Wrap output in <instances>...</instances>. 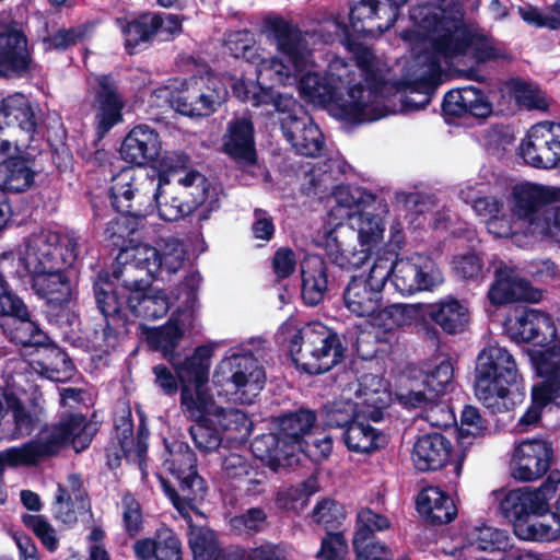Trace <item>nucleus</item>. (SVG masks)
Masks as SVG:
<instances>
[{"mask_svg":"<svg viewBox=\"0 0 560 560\" xmlns=\"http://www.w3.org/2000/svg\"><path fill=\"white\" fill-rule=\"evenodd\" d=\"M262 32L276 46L280 58L264 62L259 72L273 85H298L302 97L315 105H334L339 114L340 102L336 88L327 74L317 69L315 54L320 39L324 43L339 40L350 47L349 26L337 16L326 20L319 32L302 31L279 14L268 13L262 19Z\"/></svg>","mask_w":560,"mask_h":560,"instance_id":"nucleus-1","label":"nucleus"},{"mask_svg":"<svg viewBox=\"0 0 560 560\" xmlns=\"http://www.w3.org/2000/svg\"><path fill=\"white\" fill-rule=\"evenodd\" d=\"M332 198L336 207L330 211V219H346L347 222L330 220L316 236V245L339 268H360L369 259L370 250L383 238V215L387 207L372 192L354 185L337 186Z\"/></svg>","mask_w":560,"mask_h":560,"instance_id":"nucleus-2","label":"nucleus"},{"mask_svg":"<svg viewBox=\"0 0 560 560\" xmlns=\"http://www.w3.org/2000/svg\"><path fill=\"white\" fill-rule=\"evenodd\" d=\"M86 250L85 241L75 233L60 235L50 229L33 233L19 248L0 264L5 271L24 273L31 278L34 293L50 307H65L74 296V285L68 268Z\"/></svg>","mask_w":560,"mask_h":560,"instance_id":"nucleus-3","label":"nucleus"},{"mask_svg":"<svg viewBox=\"0 0 560 560\" xmlns=\"http://www.w3.org/2000/svg\"><path fill=\"white\" fill-rule=\"evenodd\" d=\"M410 34L411 27L401 34L411 51L402 80L394 81L387 67L377 93L370 89L352 94L354 101L348 109L349 115L373 122L389 115L423 109L430 103L445 68L428 46L413 47L408 38Z\"/></svg>","mask_w":560,"mask_h":560,"instance_id":"nucleus-4","label":"nucleus"},{"mask_svg":"<svg viewBox=\"0 0 560 560\" xmlns=\"http://www.w3.org/2000/svg\"><path fill=\"white\" fill-rule=\"evenodd\" d=\"M410 38L413 47L428 46L444 68L467 54L477 62L502 57L501 45L493 38L471 34L464 21V11L457 0H436L416 5L410 11Z\"/></svg>","mask_w":560,"mask_h":560,"instance_id":"nucleus-5","label":"nucleus"},{"mask_svg":"<svg viewBox=\"0 0 560 560\" xmlns=\"http://www.w3.org/2000/svg\"><path fill=\"white\" fill-rule=\"evenodd\" d=\"M184 244L175 238H162L155 246L140 243L122 249L115 268V278L128 293V312L144 319H158L170 310L164 291L149 287L150 279L165 280L178 272L185 262Z\"/></svg>","mask_w":560,"mask_h":560,"instance_id":"nucleus-6","label":"nucleus"},{"mask_svg":"<svg viewBox=\"0 0 560 560\" xmlns=\"http://www.w3.org/2000/svg\"><path fill=\"white\" fill-rule=\"evenodd\" d=\"M394 253L377 255L369 272L353 276L342 294L345 307L358 317H370L383 302L386 281L401 295H412L421 291H432L444 281L436 262L427 255L413 254L395 259Z\"/></svg>","mask_w":560,"mask_h":560,"instance_id":"nucleus-7","label":"nucleus"},{"mask_svg":"<svg viewBox=\"0 0 560 560\" xmlns=\"http://www.w3.org/2000/svg\"><path fill=\"white\" fill-rule=\"evenodd\" d=\"M231 88L242 102L276 113L284 138L299 154L313 158L322 154L323 132L294 97L244 78L233 80Z\"/></svg>","mask_w":560,"mask_h":560,"instance_id":"nucleus-8","label":"nucleus"},{"mask_svg":"<svg viewBox=\"0 0 560 560\" xmlns=\"http://www.w3.org/2000/svg\"><path fill=\"white\" fill-rule=\"evenodd\" d=\"M221 188L198 171L184 176L160 177L154 212L164 221H177L194 211L206 220L220 207Z\"/></svg>","mask_w":560,"mask_h":560,"instance_id":"nucleus-9","label":"nucleus"},{"mask_svg":"<svg viewBox=\"0 0 560 560\" xmlns=\"http://www.w3.org/2000/svg\"><path fill=\"white\" fill-rule=\"evenodd\" d=\"M560 189L525 183L513 187L510 196L511 223L521 242L533 243L539 236L560 240Z\"/></svg>","mask_w":560,"mask_h":560,"instance_id":"nucleus-10","label":"nucleus"},{"mask_svg":"<svg viewBox=\"0 0 560 560\" xmlns=\"http://www.w3.org/2000/svg\"><path fill=\"white\" fill-rule=\"evenodd\" d=\"M354 60L334 57L326 70L327 79L336 88V96L340 102L338 117L353 124L365 122L361 118L349 115L354 92L361 93L373 89L376 93L387 72V65L372 49L358 45L353 49Z\"/></svg>","mask_w":560,"mask_h":560,"instance_id":"nucleus-11","label":"nucleus"},{"mask_svg":"<svg viewBox=\"0 0 560 560\" xmlns=\"http://www.w3.org/2000/svg\"><path fill=\"white\" fill-rule=\"evenodd\" d=\"M280 334L288 342L292 361L310 374L325 373L342 359L343 348L338 335L322 323L299 327L293 320H287Z\"/></svg>","mask_w":560,"mask_h":560,"instance_id":"nucleus-12","label":"nucleus"},{"mask_svg":"<svg viewBox=\"0 0 560 560\" xmlns=\"http://www.w3.org/2000/svg\"><path fill=\"white\" fill-rule=\"evenodd\" d=\"M522 381L513 355L498 345H489L477 358L475 393L483 406L493 412L513 408L520 395L509 387Z\"/></svg>","mask_w":560,"mask_h":560,"instance_id":"nucleus-13","label":"nucleus"},{"mask_svg":"<svg viewBox=\"0 0 560 560\" xmlns=\"http://www.w3.org/2000/svg\"><path fill=\"white\" fill-rule=\"evenodd\" d=\"M95 429L80 415H69L58 424L42 430L33 440L19 447L0 453V476L5 466H31L56 454L63 445L72 442L79 452L88 446Z\"/></svg>","mask_w":560,"mask_h":560,"instance_id":"nucleus-14","label":"nucleus"},{"mask_svg":"<svg viewBox=\"0 0 560 560\" xmlns=\"http://www.w3.org/2000/svg\"><path fill=\"white\" fill-rule=\"evenodd\" d=\"M212 385L219 396L236 404H253L266 383V373L252 350L240 345L230 348L217 363Z\"/></svg>","mask_w":560,"mask_h":560,"instance_id":"nucleus-15","label":"nucleus"},{"mask_svg":"<svg viewBox=\"0 0 560 560\" xmlns=\"http://www.w3.org/2000/svg\"><path fill=\"white\" fill-rule=\"evenodd\" d=\"M226 96V89L212 73L189 79H170L151 94L158 107L170 105L182 115L206 117L217 110Z\"/></svg>","mask_w":560,"mask_h":560,"instance_id":"nucleus-16","label":"nucleus"},{"mask_svg":"<svg viewBox=\"0 0 560 560\" xmlns=\"http://www.w3.org/2000/svg\"><path fill=\"white\" fill-rule=\"evenodd\" d=\"M163 465L179 483L178 491H175L162 481L165 492L176 510L190 523L189 511H197V503L205 497V481L197 474L195 453L187 444L175 441L166 446Z\"/></svg>","mask_w":560,"mask_h":560,"instance_id":"nucleus-17","label":"nucleus"},{"mask_svg":"<svg viewBox=\"0 0 560 560\" xmlns=\"http://www.w3.org/2000/svg\"><path fill=\"white\" fill-rule=\"evenodd\" d=\"M160 177L145 168L126 167L112 178L109 195L113 207L132 217H145L154 212Z\"/></svg>","mask_w":560,"mask_h":560,"instance_id":"nucleus-18","label":"nucleus"},{"mask_svg":"<svg viewBox=\"0 0 560 560\" xmlns=\"http://www.w3.org/2000/svg\"><path fill=\"white\" fill-rule=\"evenodd\" d=\"M94 295L96 305L106 319V327L101 336L102 342L94 341L93 347L101 352L107 353L118 345V336L121 328L128 320L127 299L128 293H124L122 282L115 278V271L112 276L107 272H101L94 282ZM100 334L95 332V339Z\"/></svg>","mask_w":560,"mask_h":560,"instance_id":"nucleus-19","label":"nucleus"},{"mask_svg":"<svg viewBox=\"0 0 560 560\" xmlns=\"http://www.w3.org/2000/svg\"><path fill=\"white\" fill-rule=\"evenodd\" d=\"M532 364L542 381L533 386L532 404L520 418L515 427L517 432H526L537 425L542 409L550 401L556 400L560 405V352H534Z\"/></svg>","mask_w":560,"mask_h":560,"instance_id":"nucleus-20","label":"nucleus"},{"mask_svg":"<svg viewBox=\"0 0 560 560\" xmlns=\"http://www.w3.org/2000/svg\"><path fill=\"white\" fill-rule=\"evenodd\" d=\"M453 376L452 362L443 360L427 372L401 378L396 389V399L404 407H421L430 404L451 390Z\"/></svg>","mask_w":560,"mask_h":560,"instance_id":"nucleus-21","label":"nucleus"},{"mask_svg":"<svg viewBox=\"0 0 560 560\" xmlns=\"http://www.w3.org/2000/svg\"><path fill=\"white\" fill-rule=\"evenodd\" d=\"M360 398L366 407L365 412L357 415V418L346 429L343 440L347 447L352 452L371 453L378 447L381 435L368 422V418L373 421L381 419L382 409L389 402V394L385 388H373L372 392L360 389Z\"/></svg>","mask_w":560,"mask_h":560,"instance_id":"nucleus-22","label":"nucleus"},{"mask_svg":"<svg viewBox=\"0 0 560 560\" xmlns=\"http://www.w3.org/2000/svg\"><path fill=\"white\" fill-rule=\"evenodd\" d=\"M213 352V346L203 345L197 347L186 358H180L179 354H172L168 358V362L180 382V400L185 388L189 390L192 400L197 404L214 400L206 388Z\"/></svg>","mask_w":560,"mask_h":560,"instance_id":"nucleus-23","label":"nucleus"},{"mask_svg":"<svg viewBox=\"0 0 560 560\" xmlns=\"http://www.w3.org/2000/svg\"><path fill=\"white\" fill-rule=\"evenodd\" d=\"M520 153L530 166H557L560 161V124L542 121L530 127L520 145Z\"/></svg>","mask_w":560,"mask_h":560,"instance_id":"nucleus-24","label":"nucleus"},{"mask_svg":"<svg viewBox=\"0 0 560 560\" xmlns=\"http://www.w3.org/2000/svg\"><path fill=\"white\" fill-rule=\"evenodd\" d=\"M180 408L183 413L195 422L189 429L195 446L202 453L218 450L223 436L215 424V416L220 415L217 402L213 400L197 404L185 388Z\"/></svg>","mask_w":560,"mask_h":560,"instance_id":"nucleus-25","label":"nucleus"},{"mask_svg":"<svg viewBox=\"0 0 560 560\" xmlns=\"http://www.w3.org/2000/svg\"><path fill=\"white\" fill-rule=\"evenodd\" d=\"M406 0H361L350 8L349 19L354 33L377 36L387 31Z\"/></svg>","mask_w":560,"mask_h":560,"instance_id":"nucleus-26","label":"nucleus"},{"mask_svg":"<svg viewBox=\"0 0 560 560\" xmlns=\"http://www.w3.org/2000/svg\"><path fill=\"white\" fill-rule=\"evenodd\" d=\"M509 331L511 337L517 342L535 341L537 345L546 347L544 349H533L534 352H545L547 350L560 352V339L556 337V328L550 316L541 311L527 308L523 311L516 319L510 324Z\"/></svg>","mask_w":560,"mask_h":560,"instance_id":"nucleus-27","label":"nucleus"},{"mask_svg":"<svg viewBox=\"0 0 560 560\" xmlns=\"http://www.w3.org/2000/svg\"><path fill=\"white\" fill-rule=\"evenodd\" d=\"M10 307L0 314V327L7 338L21 347H34L38 351L47 342V336L32 319L22 299L7 300Z\"/></svg>","mask_w":560,"mask_h":560,"instance_id":"nucleus-28","label":"nucleus"},{"mask_svg":"<svg viewBox=\"0 0 560 560\" xmlns=\"http://www.w3.org/2000/svg\"><path fill=\"white\" fill-rule=\"evenodd\" d=\"M552 448L541 439H528L514 447L512 457V477L529 482L542 477L550 468Z\"/></svg>","mask_w":560,"mask_h":560,"instance_id":"nucleus-29","label":"nucleus"},{"mask_svg":"<svg viewBox=\"0 0 560 560\" xmlns=\"http://www.w3.org/2000/svg\"><path fill=\"white\" fill-rule=\"evenodd\" d=\"M88 86L93 95L97 131L103 137L120 120L122 102L115 81L109 75L91 74L88 78Z\"/></svg>","mask_w":560,"mask_h":560,"instance_id":"nucleus-30","label":"nucleus"},{"mask_svg":"<svg viewBox=\"0 0 560 560\" xmlns=\"http://www.w3.org/2000/svg\"><path fill=\"white\" fill-rule=\"evenodd\" d=\"M488 296L495 305L520 301L537 303L541 300L542 292L522 279L515 269L502 266L495 271L494 282Z\"/></svg>","mask_w":560,"mask_h":560,"instance_id":"nucleus-31","label":"nucleus"},{"mask_svg":"<svg viewBox=\"0 0 560 560\" xmlns=\"http://www.w3.org/2000/svg\"><path fill=\"white\" fill-rule=\"evenodd\" d=\"M161 153V141L158 132L148 125L133 127L125 137L121 147V158L138 166L154 161Z\"/></svg>","mask_w":560,"mask_h":560,"instance_id":"nucleus-32","label":"nucleus"},{"mask_svg":"<svg viewBox=\"0 0 560 560\" xmlns=\"http://www.w3.org/2000/svg\"><path fill=\"white\" fill-rule=\"evenodd\" d=\"M25 36L11 27H0V75L20 77L28 67Z\"/></svg>","mask_w":560,"mask_h":560,"instance_id":"nucleus-33","label":"nucleus"},{"mask_svg":"<svg viewBox=\"0 0 560 560\" xmlns=\"http://www.w3.org/2000/svg\"><path fill=\"white\" fill-rule=\"evenodd\" d=\"M25 36L11 27H0V75L20 77L28 67Z\"/></svg>","mask_w":560,"mask_h":560,"instance_id":"nucleus-34","label":"nucleus"},{"mask_svg":"<svg viewBox=\"0 0 560 560\" xmlns=\"http://www.w3.org/2000/svg\"><path fill=\"white\" fill-rule=\"evenodd\" d=\"M451 448L450 441L438 432L419 436L411 454L416 469L429 471L443 467L448 459Z\"/></svg>","mask_w":560,"mask_h":560,"instance_id":"nucleus-35","label":"nucleus"},{"mask_svg":"<svg viewBox=\"0 0 560 560\" xmlns=\"http://www.w3.org/2000/svg\"><path fill=\"white\" fill-rule=\"evenodd\" d=\"M373 388H385L381 378L374 375H365L359 382L357 392L358 401L339 400L325 407V423L331 428H348V425L357 418V415L365 412L366 407L360 398V389L362 392H372Z\"/></svg>","mask_w":560,"mask_h":560,"instance_id":"nucleus-36","label":"nucleus"},{"mask_svg":"<svg viewBox=\"0 0 560 560\" xmlns=\"http://www.w3.org/2000/svg\"><path fill=\"white\" fill-rule=\"evenodd\" d=\"M471 208L478 217L485 220L490 234L495 237H511L518 247L528 246V242H521L520 234L505 215L504 205L501 200L487 194Z\"/></svg>","mask_w":560,"mask_h":560,"instance_id":"nucleus-37","label":"nucleus"},{"mask_svg":"<svg viewBox=\"0 0 560 560\" xmlns=\"http://www.w3.org/2000/svg\"><path fill=\"white\" fill-rule=\"evenodd\" d=\"M192 312L188 310L173 313L168 322L159 328L151 329L148 332V341L156 350H161L168 360L175 348L183 338L185 331L192 325Z\"/></svg>","mask_w":560,"mask_h":560,"instance_id":"nucleus-38","label":"nucleus"},{"mask_svg":"<svg viewBox=\"0 0 560 560\" xmlns=\"http://www.w3.org/2000/svg\"><path fill=\"white\" fill-rule=\"evenodd\" d=\"M133 550L139 560H182L180 541L165 526L160 527L153 538L136 541Z\"/></svg>","mask_w":560,"mask_h":560,"instance_id":"nucleus-39","label":"nucleus"},{"mask_svg":"<svg viewBox=\"0 0 560 560\" xmlns=\"http://www.w3.org/2000/svg\"><path fill=\"white\" fill-rule=\"evenodd\" d=\"M443 110L447 115L487 117L491 105L485 94L475 86H464L452 90L444 96Z\"/></svg>","mask_w":560,"mask_h":560,"instance_id":"nucleus-40","label":"nucleus"},{"mask_svg":"<svg viewBox=\"0 0 560 560\" xmlns=\"http://www.w3.org/2000/svg\"><path fill=\"white\" fill-rule=\"evenodd\" d=\"M425 314L450 335L464 331L469 323L467 306L453 296H445L428 305Z\"/></svg>","mask_w":560,"mask_h":560,"instance_id":"nucleus-41","label":"nucleus"},{"mask_svg":"<svg viewBox=\"0 0 560 560\" xmlns=\"http://www.w3.org/2000/svg\"><path fill=\"white\" fill-rule=\"evenodd\" d=\"M315 420V413L306 409L284 415L279 419L276 434L281 445L292 452L291 457L295 456L298 448H302V441L313 429Z\"/></svg>","mask_w":560,"mask_h":560,"instance_id":"nucleus-42","label":"nucleus"},{"mask_svg":"<svg viewBox=\"0 0 560 560\" xmlns=\"http://www.w3.org/2000/svg\"><path fill=\"white\" fill-rule=\"evenodd\" d=\"M423 304L394 303L380 306L370 317V323L384 331H394L411 326L424 317Z\"/></svg>","mask_w":560,"mask_h":560,"instance_id":"nucleus-43","label":"nucleus"},{"mask_svg":"<svg viewBox=\"0 0 560 560\" xmlns=\"http://www.w3.org/2000/svg\"><path fill=\"white\" fill-rule=\"evenodd\" d=\"M224 151L242 163L253 164L255 162L254 129L249 119L237 118L230 124L224 137Z\"/></svg>","mask_w":560,"mask_h":560,"instance_id":"nucleus-44","label":"nucleus"},{"mask_svg":"<svg viewBox=\"0 0 560 560\" xmlns=\"http://www.w3.org/2000/svg\"><path fill=\"white\" fill-rule=\"evenodd\" d=\"M550 514L555 525L527 517L513 524L514 535L521 540L538 542L555 541L560 538V488Z\"/></svg>","mask_w":560,"mask_h":560,"instance_id":"nucleus-45","label":"nucleus"},{"mask_svg":"<svg viewBox=\"0 0 560 560\" xmlns=\"http://www.w3.org/2000/svg\"><path fill=\"white\" fill-rule=\"evenodd\" d=\"M42 359L32 361V369L40 376L52 382H66L73 375L74 368L67 353L57 346L40 347Z\"/></svg>","mask_w":560,"mask_h":560,"instance_id":"nucleus-46","label":"nucleus"},{"mask_svg":"<svg viewBox=\"0 0 560 560\" xmlns=\"http://www.w3.org/2000/svg\"><path fill=\"white\" fill-rule=\"evenodd\" d=\"M418 511L431 523L445 524L457 514L454 501L438 487L424 488L417 498Z\"/></svg>","mask_w":560,"mask_h":560,"instance_id":"nucleus-47","label":"nucleus"},{"mask_svg":"<svg viewBox=\"0 0 560 560\" xmlns=\"http://www.w3.org/2000/svg\"><path fill=\"white\" fill-rule=\"evenodd\" d=\"M328 287L325 262L318 256H308L302 262V299L314 306L323 301Z\"/></svg>","mask_w":560,"mask_h":560,"instance_id":"nucleus-48","label":"nucleus"},{"mask_svg":"<svg viewBox=\"0 0 560 560\" xmlns=\"http://www.w3.org/2000/svg\"><path fill=\"white\" fill-rule=\"evenodd\" d=\"M224 45L229 52L235 58H243L247 62L256 66L257 79L268 83V78L264 77L259 70L264 62L270 61L277 56L266 58L261 54V48L257 45L254 35L246 30L230 32L225 36Z\"/></svg>","mask_w":560,"mask_h":560,"instance_id":"nucleus-49","label":"nucleus"},{"mask_svg":"<svg viewBox=\"0 0 560 560\" xmlns=\"http://www.w3.org/2000/svg\"><path fill=\"white\" fill-rule=\"evenodd\" d=\"M21 129L31 133L35 130V114L28 98L20 93L3 100L0 107V124L13 131V122Z\"/></svg>","mask_w":560,"mask_h":560,"instance_id":"nucleus-50","label":"nucleus"},{"mask_svg":"<svg viewBox=\"0 0 560 560\" xmlns=\"http://www.w3.org/2000/svg\"><path fill=\"white\" fill-rule=\"evenodd\" d=\"M560 474L551 472L539 487H523L526 516H544L552 512L550 501L555 498Z\"/></svg>","mask_w":560,"mask_h":560,"instance_id":"nucleus-51","label":"nucleus"},{"mask_svg":"<svg viewBox=\"0 0 560 560\" xmlns=\"http://www.w3.org/2000/svg\"><path fill=\"white\" fill-rule=\"evenodd\" d=\"M35 172L24 158L7 159L0 162V189L24 191L34 182Z\"/></svg>","mask_w":560,"mask_h":560,"instance_id":"nucleus-52","label":"nucleus"},{"mask_svg":"<svg viewBox=\"0 0 560 560\" xmlns=\"http://www.w3.org/2000/svg\"><path fill=\"white\" fill-rule=\"evenodd\" d=\"M115 22L124 36L126 48L131 54L138 45L148 42L153 36L150 13L139 16L126 14L116 18Z\"/></svg>","mask_w":560,"mask_h":560,"instance_id":"nucleus-53","label":"nucleus"},{"mask_svg":"<svg viewBox=\"0 0 560 560\" xmlns=\"http://www.w3.org/2000/svg\"><path fill=\"white\" fill-rule=\"evenodd\" d=\"M220 415L215 416V424L222 433H226V439L237 442H244L250 434L252 422L246 413L238 409L223 408L217 405Z\"/></svg>","mask_w":560,"mask_h":560,"instance_id":"nucleus-54","label":"nucleus"},{"mask_svg":"<svg viewBox=\"0 0 560 560\" xmlns=\"http://www.w3.org/2000/svg\"><path fill=\"white\" fill-rule=\"evenodd\" d=\"M492 503L497 511L505 518L512 520L513 524L526 520V510L522 488L498 489L491 492Z\"/></svg>","mask_w":560,"mask_h":560,"instance_id":"nucleus-55","label":"nucleus"},{"mask_svg":"<svg viewBox=\"0 0 560 560\" xmlns=\"http://www.w3.org/2000/svg\"><path fill=\"white\" fill-rule=\"evenodd\" d=\"M510 91L520 108L546 110L549 106L547 95L536 84L516 80Z\"/></svg>","mask_w":560,"mask_h":560,"instance_id":"nucleus-56","label":"nucleus"},{"mask_svg":"<svg viewBox=\"0 0 560 560\" xmlns=\"http://www.w3.org/2000/svg\"><path fill=\"white\" fill-rule=\"evenodd\" d=\"M390 522L385 515L378 514L370 509H364L357 516V532L353 537V547L363 551L362 539H372L375 532L388 529Z\"/></svg>","mask_w":560,"mask_h":560,"instance_id":"nucleus-57","label":"nucleus"},{"mask_svg":"<svg viewBox=\"0 0 560 560\" xmlns=\"http://www.w3.org/2000/svg\"><path fill=\"white\" fill-rule=\"evenodd\" d=\"M253 454L261 460L269 463H281L289 460L292 452L285 450L276 433H268L257 436L252 443Z\"/></svg>","mask_w":560,"mask_h":560,"instance_id":"nucleus-58","label":"nucleus"},{"mask_svg":"<svg viewBox=\"0 0 560 560\" xmlns=\"http://www.w3.org/2000/svg\"><path fill=\"white\" fill-rule=\"evenodd\" d=\"M91 32L92 24L90 23H84L71 28H61L52 35L45 37L43 44L45 49L62 50L82 42L90 36Z\"/></svg>","mask_w":560,"mask_h":560,"instance_id":"nucleus-59","label":"nucleus"},{"mask_svg":"<svg viewBox=\"0 0 560 560\" xmlns=\"http://www.w3.org/2000/svg\"><path fill=\"white\" fill-rule=\"evenodd\" d=\"M188 541L195 560H209L219 548L214 533L202 526H189Z\"/></svg>","mask_w":560,"mask_h":560,"instance_id":"nucleus-60","label":"nucleus"},{"mask_svg":"<svg viewBox=\"0 0 560 560\" xmlns=\"http://www.w3.org/2000/svg\"><path fill=\"white\" fill-rule=\"evenodd\" d=\"M84 508L85 503L75 502L67 489L57 488L52 502V513L57 520L65 524H72L77 521L78 511Z\"/></svg>","mask_w":560,"mask_h":560,"instance_id":"nucleus-61","label":"nucleus"},{"mask_svg":"<svg viewBox=\"0 0 560 560\" xmlns=\"http://www.w3.org/2000/svg\"><path fill=\"white\" fill-rule=\"evenodd\" d=\"M302 442V448H298L296 453H303L313 462L326 459L332 450L331 438L324 433L315 434L311 431Z\"/></svg>","mask_w":560,"mask_h":560,"instance_id":"nucleus-62","label":"nucleus"},{"mask_svg":"<svg viewBox=\"0 0 560 560\" xmlns=\"http://www.w3.org/2000/svg\"><path fill=\"white\" fill-rule=\"evenodd\" d=\"M488 427L479 410L472 406H466L462 412L458 438L462 444L469 436L478 438L485 434Z\"/></svg>","mask_w":560,"mask_h":560,"instance_id":"nucleus-63","label":"nucleus"},{"mask_svg":"<svg viewBox=\"0 0 560 560\" xmlns=\"http://www.w3.org/2000/svg\"><path fill=\"white\" fill-rule=\"evenodd\" d=\"M266 513L258 508L249 509L246 513L230 520V526L238 535L255 534L262 529Z\"/></svg>","mask_w":560,"mask_h":560,"instance_id":"nucleus-64","label":"nucleus"}]
</instances>
